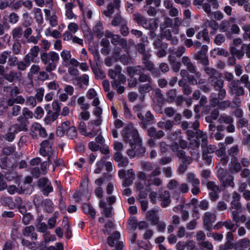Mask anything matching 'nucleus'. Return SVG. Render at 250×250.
<instances>
[{
  "mask_svg": "<svg viewBox=\"0 0 250 250\" xmlns=\"http://www.w3.org/2000/svg\"><path fill=\"white\" fill-rule=\"evenodd\" d=\"M40 58L45 65L44 68L47 72H50L55 70L60 59L59 54L54 51L42 53L41 54Z\"/></svg>",
  "mask_w": 250,
  "mask_h": 250,
  "instance_id": "obj_1",
  "label": "nucleus"
},
{
  "mask_svg": "<svg viewBox=\"0 0 250 250\" xmlns=\"http://www.w3.org/2000/svg\"><path fill=\"white\" fill-rule=\"evenodd\" d=\"M204 71L209 76L208 81L216 90L223 87L224 81L222 74L213 68L208 66L204 67Z\"/></svg>",
  "mask_w": 250,
  "mask_h": 250,
  "instance_id": "obj_2",
  "label": "nucleus"
},
{
  "mask_svg": "<svg viewBox=\"0 0 250 250\" xmlns=\"http://www.w3.org/2000/svg\"><path fill=\"white\" fill-rule=\"evenodd\" d=\"M179 144L174 142L171 146V148L174 152H176L177 157L181 159L183 163L189 164L192 162L191 158L185 155V152L183 150H179V147L181 149H185L188 146L187 141L184 140L181 138V137H179Z\"/></svg>",
  "mask_w": 250,
  "mask_h": 250,
  "instance_id": "obj_3",
  "label": "nucleus"
},
{
  "mask_svg": "<svg viewBox=\"0 0 250 250\" xmlns=\"http://www.w3.org/2000/svg\"><path fill=\"white\" fill-rule=\"evenodd\" d=\"M121 135L125 142L129 143L133 147L134 144L139 142L140 138L138 131L132 124L128 125L122 131Z\"/></svg>",
  "mask_w": 250,
  "mask_h": 250,
  "instance_id": "obj_4",
  "label": "nucleus"
},
{
  "mask_svg": "<svg viewBox=\"0 0 250 250\" xmlns=\"http://www.w3.org/2000/svg\"><path fill=\"white\" fill-rule=\"evenodd\" d=\"M65 132L67 136L71 139L75 138L77 135L76 128L74 126H70V122L68 121L62 123L56 130V134L59 137L63 136Z\"/></svg>",
  "mask_w": 250,
  "mask_h": 250,
  "instance_id": "obj_5",
  "label": "nucleus"
},
{
  "mask_svg": "<svg viewBox=\"0 0 250 250\" xmlns=\"http://www.w3.org/2000/svg\"><path fill=\"white\" fill-rule=\"evenodd\" d=\"M196 137L198 139H200L202 141L201 147L203 150V157L204 159L207 158L206 154L212 153L214 152L216 147L214 146L208 145L207 141V135L201 131H197Z\"/></svg>",
  "mask_w": 250,
  "mask_h": 250,
  "instance_id": "obj_6",
  "label": "nucleus"
},
{
  "mask_svg": "<svg viewBox=\"0 0 250 250\" xmlns=\"http://www.w3.org/2000/svg\"><path fill=\"white\" fill-rule=\"evenodd\" d=\"M133 20L136 23L142 25L143 27L147 29L153 30L157 27V24L154 21L147 20L146 18L138 13L133 15Z\"/></svg>",
  "mask_w": 250,
  "mask_h": 250,
  "instance_id": "obj_7",
  "label": "nucleus"
},
{
  "mask_svg": "<svg viewBox=\"0 0 250 250\" xmlns=\"http://www.w3.org/2000/svg\"><path fill=\"white\" fill-rule=\"evenodd\" d=\"M118 176L120 178L125 179L122 184L124 187H127L133 183L135 172L132 168L128 169L127 171L121 169L119 171Z\"/></svg>",
  "mask_w": 250,
  "mask_h": 250,
  "instance_id": "obj_8",
  "label": "nucleus"
},
{
  "mask_svg": "<svg viewBox=\"0 0 250 250\" xmlns=\"http://www.w3.org/2000/svg\"><path fill=\"white\" fill-rule=\"evenodd\" d=\"M52 144V141L44 140L41 144L40 149V154L44 157L47 156L49 162L51 161V155L53 153Z\"/></svg>",
  "mask_w": 250,
  "mask_h": 250,
  "instance_id": "obj_9",
  "label": "nucleus"
},
{
  "mask_svg": "<svg viewBox=\"0 0 250 250\" xmlns=\"http://www.w3.org/2000/svg\"><path fill=\"white\" fill-rule=\"evenodd\" d=\"M229 93L236 96L243 95L244 94V90L242 86H240L238 80L232 81L228 86Z\"/></svg>",
  "mask_w": 250,
  "mask_h": 250,
  "instance_id": "obj_10",
  "label": "nucleus"
},
{
  "mask_svg": "<svg viewBox=\"0 0 250 250\" xmlns=\"http://www.w3.org/2000/svg\"><path fill=\"white\" fill-rule=\"evenodd\" d=\"M38 185L42 188V193L45 196H48L49 193L53 191V188L51 186V182L45 177L40 178L38 181Z\"/></svg>",
  "mask_w": 250,
  "mask_h": 250,
  "instance_id": "obj_11",
  "label": "nucleus"
},
{
  "mask_svg": "<svg viewBox=\"0 0 250 250\" xmlns=\"http://www.w3.org/2000/svg\"><path fill=\"white\" fill-rule=\"evenodd\" d=\"M182 62L186 66L187 69L190 73L195 74L197 78H200L201 77L200 73L196 71L195 66L191 62L190 59L188 57H183L182 58Z\"/></svg>",
  "mask_w": 250,
  "mask_h": 250,
  "instance_id": "obj_12",
  "label": "nucleus"
},
{
  "mask_svg": "<svg viewBox=\"0 0 250 250\" xmlns=\"http://www.w3.org/2000/svg\"><path fill=\"white\" fill-rule=\"evenodd\" d=\"M186 51V48L183 46L177 48H173L170 49L171 55L169 56V61L170 62H174L175 61L174 56L180 57L182 56Z\"/></svg>",
  "mask_w": 250,
  "mask_h": 250,
  "instance_id": "obj_13",
  "label": "nucleus"
},
{
  "mask_svg": "<svg viewBox=\"0 0 250 250\" xmlns=\"http://www.w3.org/2000/svg\"><path fill=\"white\" fill-rule=\"evenodd\" d=\"M21 73L15 70H11L8 73H6L4 76L5 80L9 83H13L21 80Z\"/></svg>",
  "mask_w": 250,
  "mask_h": 250,
  "instance_id": "obj_14",
  "label": "nucleus"
},
{
  "mask_svg": "<svg viewBox=\"0 0 250 250\" xmlns=\"http://www.w3.org/2000/svg\"><path fill=\"white\" fill-rule=\"evenodd\" d=\"M99 207L102 209L101 213L105 217H110L112 216V207L110 205H107V203L104 200H101L99 203Z\"/></svg>",
  "mask_w": 250,
  "mask_h": 250,
  "instance_id": "obj_15",
  "label": "nucleus"
},
{
  "mask_svg": "<svg viewBox=\"0 0 250 250\" xmlns=\"http://www.w3.org/2000/svg\"><path fill=\"white\" fill-rule=\"evenodd\" d=\"M208 3L203 4V9L207 14L211 12V6L214 9H217L219 7V3L217 0H207Z\"/></svg>",
  "mask_w": 250,
  "mask_h": 250,
  "instance_id": "obj_16",
  "label": "nucleus"
},
{
  "mask_svg": "<svg viewBox=\"0 0 250 250\" xmlns=\"http://www.w3.org/2000/svg\"><path fill=\"white\" fill-rule=\"evenodd\" d=\"M86 97L89 99H93L91 104L93 106L99 105L100 104V101L98 97V93L94 88H90L86 94Z\"/></svg>",
  "mask_w": 250,
  "mask_h": 250,
  "instance_id": "obj_17",
  "label": "nucleus"
},
{
  "mask_svg": "<svg viewBox=\"0 0 250 250\" xmlns=\"http://www.w3.org/2000/svg\"><path fill=\"white\" fill-rule=\"evenodd\" d=\"M225 173V172L223 169H222L219 170V175L218 176L222 182V186L224 187L229 186L231 188H233L235 185L233 182V177L230 176L224 180L223 176H221L220 174Z\"/></svg>",
  "mask_w": 250,
  "mask_h": 250,
  "instance_id": "obj_18",
  "label": "nucleus"
},
{
  "mask_svg": "<svg viewBox=\"0 0 250 250\" xmlns=\"http://www.w3.org/2000/svg\"><path fill=\"white\" fill-rule=\"evenodd\" d=\"M137 116L139 119L142 120L143 126L145 128H146L148 125L151 124L154 120L153 116L150 111L146 112L145 117L141 113H138Z\"/></svg>",
  "mask_w": 250,
  "mask_h": 250,
  "instance_id": "obj_19",
  "label": "nucleus"
},
{
  "mask_svg": "<svg viewBox=\"0 0 250 250\" xmlns=\"http://www.w3.org/2000/svg\"><path fill=\"white\" fill-rule=\"evenodd\" d=\"M22 234L24 236L30 237L33 240L37 239V234L35 232V228L33 226L25 227L22 229Z\"/></svg>",
  "mask_w": 250,
  "mask_h": 250,
  "instance_id": "obj_20",
  "label": "nucleus"
},
{
  "mask_svg": "<svg viewBox=\"0 0 250 250\" xmlns=\"http://www.w3.org/2000/svg\"><path fill=\"white\" fill-rule=\"evenodd\" d=\"M121 0H114L113 3H109L107 7V10L104 11L106 17H110L114 13V8H118L121 3Z\"/></svg>",
  "mask_w": 250,
  "mask_h": 250,
  "instance_id": "obj_21",
  "label": "nucleus"
},
{
  "mask_svg": "<svg viewBox=\"0 0 250 250\" xmlns=\"http://www.w3.org/2000/svg\"><path fill=\"white\" fill-rule=\"evenodd\" d=\"M25 100L21 95L16 96L13 98H10L7 100V104L9 106H13L15 104H23L25 103Z\"/></svg>",
  "mask_w": 250,
  "mask_h": 250,
  "instance_id": "obj_22",
  "label": "nucleus"
},
{
  "mask_svg": "<svg viewBox=\"0 0 250 250\" xmlns=\"http://www.w3.org/2000/svg\"><path fill=\"white\" fill-rule=\"evenodd\" d=\"M162 35L168 41L171 42V43L176 44L178 42V40L175 37L172 36L171 30L169 29L161 30Z\"/></svg>",
  "mask_w": 250,
  "mask_h": 250,
  "instance_id": "obj_23",
  "label": "nucleus"
},
{
  "mask_svg": "<svg viewBox=\"0 0 250 250\" xmlns=\"http://www.w3.org/2000/svg\"><path fill=\"white\" fill-rule=\"evenodd\" d=\"M141 69L143 70L144 69V68L140 65L128 66L126 68V74L129 77L132 78L135 75L140 74Z\"/></svg>",
  "mask_w": 250,
  "mask_h": 250,
  "instance_id": "obj_24",
  "label": "nucleus"
},
{
  "mask_svg": "<svg viewBox=\"0 0 250 250\" xmlns=\"http://www.w3.org/2000/svg\"><path fill=\"white\" fill-rule=\"evenodd\" d=\"M160 198L162 201L161 206L163 208L167 207L171 202L170 194L168 191H165L160 195Z\"/></svg>",
  "mask_w": 250,
  "mask_h": 250,
  "instance_id": "obj_25",
  "label": "nucleus"
},
{
  "mask_svg": "<svg viewBox=\"0 0 250 250\" xmlns=\"http://www.w3.org/2000/svg\"><path fill=\"white\" fill-rule=\"evenodd\" d=\"M120 234L118 231L115 232L112 235L107 237V243L111 247L115 246L119 242Z\"/></svg>",
  "mask_w": 250,
  "mask_h": 250,
  "instance_id": "obj_26",
  "label": "nucleus"
},
{
  "mask_svg": "<svg viewBox=\"0 0 250 250\" xmlns=\"http://www.w3.org/2000/svg\"><path fill=\"white\" fill-rule=\"evenodd\" d=\"M62 60V64L65 66L69 65V61L71 57L70 51L67 50H63L60 54Z\"/></svg>",
  "mask_w": 250,
  "mask_h": 250,
  "instance_id": "obj_27",
  "label": "nucleus"
},
{
  "mask_svg": "<svg viewBox=\"0 0 250 250\" xmlns=\"http://www.w3.org/2000/svg\"><path fill=\"white\" fill-rule=\"evenodd\" d=\"M152 90V87L151 83L142 84L138 87V91L139 93L143 96V97L145 96L146 94L149 93Z\"/></svg>",
  "mask_w": 250,
  "mask_h": 250,
  "instance_id": "obj_28",
  "label": "nucleus"
},
{
  "mask_svg": "<svg viewBox=\"0 0 250 250\" xmlns=\"http://www.w3.org/2000/svg\"><path fill=\"white\" fill-rule=\"evenodd\" d=\"M204 223L207 225L214 223L216 220V215L214 213L207 212L203 216Z\"/></svg>",
  "mask_w": 250,
  "mask_h": 250,
  "instance_id": "obj_29",
  "label": "nucleus"
},
{
  "mask_svg": "<svg viewBox=\"0 0 250 250\" xmlns=\"http://www.w3.org/2000/svg\"><path fill=\"white\" fill-rule=\"evenodd\" d=\"M83 210L85 214L89 215L92 218H94L96 214V211L93 207L88 203H85L83 205Z\"/></svg>",
  "mask_w": 250,
  "mask_h": 250,
  "instance_id": "obj_30",
  "label": "nucleus"
},
{
  "mask_svg": "<svg viewBox=\"0 0 250 250\" xmlns=\"http://www.w3.org/2000/svg\"><path fill=\"white\" fill-rule=\"evenodd\" d=\"M145 186H144L141 182L138 183L136 185L137 190H139V197L140 200H144L147 195V192L146 190L145 189Z\"/></svg>",
  "mask_w": 250,
  "mask_h": 250,
  "instance_id": "obj_31",
  "label": "nucleus"
},
{
  "mask_svg": "<svg viewBox=\"0 0 250 250\" xmlns=\"http://www.w3.org/2000/svg\"><path fill=\"white\" fill-rule=\"evenodd\" d=\"M235 19L230 18L229 21H224L220 25V29L222 32H225L230 26V24L235 22Z\"/></svg>",
  "mask_w": 250,
  "mask_h": 250,
  "instance_id": "obj_32",
  "label": "nucleus"
},
{
  "mask_svg": "<svg viewBox=\"0 0 250 250\" xmlns=\"http://www.w3.org/2000/svg\"><path fill=\"white\" fill-rule=\"evenodd\" d=\"M22 34V28L21 26H18L14 28L11 32L13 39L16 40H19L21 38Z\"/></svg>",
  "mask_w": 250,
  "mask_h": 250,
  "instance_id": "obj_33",
  "label": "nucleus"
},
{
  "mask_svg": "<svg viewBox=\"0 0 250 250\" xmlns=\"http://www.w3.org/2000/svg\"><path fill=\"white\" fill-rule=\"evenodd\" d=\"M85 98L84 96H81L77 99V104L82 110H87L90 108V104L85 103Z\"/></svg>",
  "mask_w": 250,
  "mask_h": 250,
  "instance_id": "obj_34",
  "label": "nucleus"
},
{
  "mask_svg": "<svg viewBox=\"0 0 250 250\" xmlns=\"http://www.w3.org/2000/svg\"><path fill=\"white\" fill-rule=\"evenodd\" d=\"M27 130V128L26 125L25 124H15L12 125L9 128V131H12L15 134L17 133L18 132L21 131H26Z\"/></svg>",
  "mask_w": 250,
  "mask_h": 250,
  "instance_id": "obj_35",
  "label": "nucleus"
},
{
  "mask_svg": "<svg viewBox=\"0 0 250 250\" xmlns=\"http://www.w3.org/2000/svg\"><path fill=\"white\" fill-rule=\"evenodd\" d=\"M229 170L233 172H238L241 168L240 164L236 158H233L229 164Z\"/></svg>",
  "mask_w": 250,
  "mask_h": 250,
  "instance_id": "obj_36",
  "label": "nucleus"
},
{
  "mask_svg": "<svg viewBox=\"0 0 250 250\" xmlns=\"http://www.w3.org/2000/svg\"><path fill=\"white\" fill-rule=\"evenodd\" d=\"M218 121L220 124L229 125L232 124L233 122V120L231 116L224 114L220 116L218 120Z\"/></svg>",
  "mask_w": 250,
  "mask_h": 250,
  "instance_id": "obj_37",
  "label": "nucleus"
},
{
  "mask_svg": "<svg viewBox=\"0 0 250 250\" xmlns=\"http://www.w3.org/2000/svg\"><path fill=\"white\" fill-rule=\"evenodd\" d=\"M122 68L120 66H116L114 69H110L108 71V75L112 79H116L118 75L122 72Z\"/></svg>",
  "mask_w": 250,
  "mask_h": 250,
  "instance_id": "obj_38",
  "label": "nucleus"
},
{
  "mask_svg": "<svg viewBox=\"0 0 250 250\" xmlns=\"http://www.w3.org/2000/svg\"><path fill=\"white\" fill-rule=\"evenodd\" d=\"M174 24L172 28V32L175 35L179 34V27L182 24V20L181 18L176 17L173 20Z\"/></svg>",
  "mask_w": 250,
  "mask_h": 250,
  "instance_id": "obj_39",
  "label": "nucleus"
},
{
  "mask_svg": "<svg viewBox=\"0 0 250 250\" xmlns=\"http://www.w3.org/2000/svg\"><path fill=\"white\" fill-rule=\"evenodd\" d=\"M12 106L11 111L7 113V116L9 119H11L13 117L18 116L21 109V107L20 105H13Z\"/></svg>",
  "mask_w": 250,
  "mask_h": 250,
  "instance_id": "obj_40",
  "label": "nucleus"
},
{
  "mask_svg": "<svg viewBox=\"0 0 250 250\" xmlns=\"http://www.w3.org/2000/svg\"><path fill=\"white\" fill-rule=\"evenodd\" d=\"M148 219L152 222L153 225H156L159 222V217L155 212L150 210L147 212Z\"/></svg>",
  "mask_w": 250,
  "mask_h": 250,
  "instance_id": "obj_41",
  "label": "nucleus"
},
{
  "mask_svg": "<svg viewBox=\"0 0 250 250\" xmlns=\"http://www.w3.org/2000/svg\"><path fill=\"white\" fill-rule=\"evenodd\" d=\"M250 242L249 239L244 238L238 241L235 245V249L237 248H242V249H246L249 247Z\"/></svg>",
  "mask_w": 250,
  "mask_h": 250,
  "instance_id": "obj_42",
  "label": "nucleus"
},
{
  "mask_svg": "<svg viewBox=\"0 0 250 250\" xmlns=\"http://www.w3.org/2000/svg\"><path fill=\"white\" fill-rule=\"evenodd\" d=\"M146 187H148L151 185H153L155 186L159 187L162 184V179L159 178H154L153 179H150V180H146Z\"/></svg>",
  "mask_w": 250,
  "mask_h": 250,
  "instance_id": "obj_43",
  "label": "nucleus"
},
{
  "mask_svg": "<svg viewBox=\"0 0 250 250\" xmlns=\"http://www.w3.org/2000/svg\"><path fill=\"white\" fill-rule=\"evenodd\" d=\"M63 223L64 228L65 229V236L67 238L70 239L71 237L72 233L67 218H63Z\"/></svg>",
  "mask_w": 250,
  "mask_h": 250,
  "instance_id": "obj_44",
  "label": "nucleus"
},
{
  "mask_svg": "<svg viewBox=\"0 0 250 250\" xmlns=\"http://www.w3.org/2000/svg\"><path fill=\"white\" fill-rule=\"evenodd\" d=\"M220 224L224 226L227 229L232 230L233 232L236 230V228H234V224L230 219L227 220L225 222H221L218 225Z\"/></svg>",
  "mask_w": 250,
  "mask_h": 250,
  "instance_id": "obj_45",
  "label": "nucleus"
},
{
  "mask_svg": "<svg viewBox=\"0 0 250 250\" xmlns=\"http://www.w3.org/2000/svg\"><path fill=\"white\" fill-rule=\"evenodd\" d=\"M44 89L42 87H40L36 90V94L35 96V98L36 100L39 102L41 103L42 101L43 97L44 96Z\"/></svg>",
  "mask_w": 250,
  "mask_h": 250,
  "instance_id": "obj_46",
  "label": "nucleus"
},
{
  "mask_svg": "<svg viewBox=\"0 0 250 250\" xmlns=\"http://www.w3.org/2000/svg\"><path fill=\"white\" fill-rule=\"evenodd\" d=\"M34 12L35 15V19L37 22L39 24H42L43 21V16L42 13V10L39 8H35Z\"/></svg>",
  "mask_w": 250,
  "mask_h": 250,
  "instance_id": "obj_47",
  "label": "nucleus"
},
{
  "mask_svg": "<svg viewBox=\"0 0 250 250\" xmlns=\"http://www.w3.org/2000/svg\"><path fill=\"white\" fill-rule=\"evenodd\" d=\"M11 52L6 50L0 54V64H4L6 62L7 59L10 56Z\"/></svg>",
  "mask_w": 250,
  "mask_h": 250,
  "instance_id": "obj_48",
  "label": "nucleus"
},
{
  "mask_svg": "<svg viewBox=\"0 0 250 250\" xmlns=\"http://www.w3.org/2000/svg\"><path fill=\"white\" fill-rule=\"evenodd\" d=\"M187 181L190 183L192 186H198L200 183L199 179L192 173H190L188 175Z\"/></svg>",
  "mask_w": 250,
  "mask_h": 250,
  "instance_id": "obj_49",
  "label": "nucleus"
},
{
  "mask_svg": "<svg viewBox=\"0 0 250 250\" xmlns=\"http://www.w3.org/2000/svg\"><path fill=\"white\" fill-rule=\"evenodd\" d=\"M90 113L87 110H83L78 115V119L80 121H86L89 119Z\"/></svg>",
  "mask_w": 250,
  "mask_h": 250,
  "instance_id": "obj_50",
  "label": "nucleus"
},
{
  "mask_svg": "<svg viewBox=\"0 0 250 250\" xmlns=\"http://www.w3.org/2000/svg\"><path fill=\"white\" fill-rule=\"evenodd\" d=\"M173 21L170 18L166 17L165 18L163 22L160 25L161 30L165 29L167 27H171Z\"/></svg>",
  "mask_w": 250,
  "mask_h": 250,
  "instance_id": "obj_51",
  "label": "nucleus"
},
{
  "mask_svg": "<svg viewBox=\"0 0 250 250\" xmlns=\"http://www.w3.org/2000/svg\"><path fill=\"white\" fill-rule=\"evenodd\" d=\"M94 33H96L97 36H102L103 34V24L101 22H97L94 26L93 29Z\"/></svg>",
  "mask_w": 250,
  "mask_h": 250,
  "instance_id": "obj_52",
  "label": "nucleus"
},
{
  "mask_svg": "<svg viewBox=\"0 0 250 250\" xmlns=\"http://www.w3.org/2000/svg\"><path fill=\"white\" fill-rule=\"evenodd\" d=\"M219 115V111L218 109H215L212 110L210 115L206 117V121L207 122H211L212 120H216Z\"/></svg>",
  "mask_w": 250,
  "mask_h": 250,
  "instance_id": "obj_53",
  "label": "nucleus"
},
{
  "mask_svg": "<svg viewBox=\"0 0 250 250\" xmlns=\"http://www.w3.org/2000/svg\"><path fill=\"white\" fill-rule=\"evenodd\" d=\"M196 38L198 39H200L201 38H203V39L206 41H208L209 40L208 37V32L207 29H204L203 31L199 32L197 35Z\"/></svg>",
  "mask_w": 250,
  "mask_h": 250,
  "instance_id": "obj_54",
  "label": "nucleus"
},
{
  "mask_svg": "<svg viewBox=\"0 0 250 250\" xmlns=\"http://www.w3.org/2000/svg\"><path fill=\"white\" fill-rule=\"evenodd\" d=\"M25 104L27 106H30L31 108H33L37 104V102L36 98L32 96H29L27 98L25 102Z\"/></svg>",
  "mask_w": 250,
  "mask_h": 250,
  "instance_id": "obj_55",
  "label": "nucleus"
},
{
  "mask_svg": "<svg viewBox=\"0 0 250 250\" xmlns=\"http://www.w3.org/2000/svg\"><path fill=\"white\" fill-rule=\"evenodd\" d=\"M58 116L59 113L57 112L50 113L47 117L45 118V120L46 123L49 124L55 121Z\"/></svg>",
  "mask_w": 250,
  "mask_h": 250,
  "instance_id": "obj_56",
  "label": "nucleus"
},
{
  "mask_svg": "<svg viewBox=\"0 0 250 250\" xmlns=\"http://www.w3.org/2000/svg\"><path fill=\"white\" fill-rule=\"evenodd\" d=\"M138 178L141 180L140 182L142 183L144 186L146 187V180H150V178L148 176L146 175V173L143 171H139L138 173Z\"/></svg>",
  "mask_w": 250,
  "mask_h": 250,
  "instance_id": "obj_57",
  "label": "nucleus"
},
{
  "mask_svg": "<svg viewBox=\"0 0 250 250\" xmlns=\"http://www.w3.org/2000/svg\"><path fill=\"white\" fill-rule=\"evenodd\" d=\"M205 25L209 27L211 29L216 31L218 28V24L214 20H207L205 22Z\"/></svg>",
  "mask_w": 250,
  "mask_h": 250,
  "instance_id": "obj_58",
  "label": "nucleus"
},
{
  "mask_svg": "<svg viewBox=\"0 0 250 250\" xmlns=\"http://www.w3.org/2000/svg\"><path fill=\"white\" fill-rule=\"evenodd\" d=\"M44 205L45 209L47 212H51L53 210V204L51 200L49 199H46L44 201Z\"/></svg>",
  "mask_w": 250,
  "mask_h": 250,
  "instance_id": "obj_59",
  "label": "nucleus"
},
{
  "mask_svg": "<svg viewBox=\"0 0 250 250\" xmlns=\"http://www.w3.org/2000/svg\"><path fill=\"white\" fill-rule=\"evenodd\" d=\"M21 45L19 42H15L13 45L12 50L15 55H19L21 52Z\"/></svg>",
  "mask_w": 250,
  "mask_h": 250,
  "instance_id": "obj_60",
  "label": "nucleus"
},
{
  "mask_svg": "<svg viewBox=\"0 0 250 250\" xmlns=\"http://www.w3.org/2000/svg\"><path fill=\"white\" fill-rule=\"evenodd\" d=\"M242 29L244 31L243 39L245 40H249L250 41V25H244L242 27Z\"/></svg>",
  "mask_w": 250,
  "mask_h": 250,
  "instance_id": "obj_61",
  "label": "nucleus"
},
{
  "mask_svg": "<svg viewBox=\"0 0 250 250\" xmlns=\"http://www.w3.org/2000/svg\"><path fill=\"white\" fill-rule=\"evenodd\" d=\"M134 149H136L137 151V155H140L144 154L145 152V148L142 146L141 139L139 140L138 143H136L134 144Z\"/></svg>",
  "mask_w": 250,
  "mask_h": 250,
  "instance_id": "obj_62",
  "label": "nucleus"
},
{
  "mask_svg": "<svg viewBox=\"0 0 250 250\" xmlns=\"http://www.w3.org/2000/svg\"><path fill=\"white\" fill-rule=\"evenodd\" d=\"M16 147L15 146H7L3 148L2 150V153L7 156L10 155L15 152Z\"/></svg>",
  "mask_w": 250,
  "mask_h": 250,
  "instance_id": "obj_63",
  "label": "nucleus"
},
{
  "mask_svg": "<svg viewBox=\"0 0 250 250\" xmlns=\"http://www.w3.org/2000/svg\"><path fill=\"white\" fill-rule=\"evenodd\" d=\"M67 29L68 31L75 34L79 30V25L75 22H70L67 25Z\"/></svg>",
  "mask_w": 250,
  "mask_h": 250,
  "instance_id": "obj_64",
  "label": "nucleus"
}]
</instances>
